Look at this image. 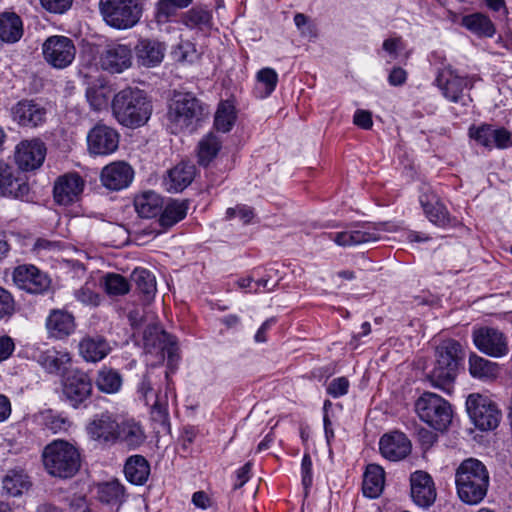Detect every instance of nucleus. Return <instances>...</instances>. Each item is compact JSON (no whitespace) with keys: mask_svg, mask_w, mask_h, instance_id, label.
Segmentation results:
<instances>
[{"mask_svg":"<svg viewBox=\"0 0 512 512\" xmlns=\"http://www.w3.org/2000/svg\"><path fill=\"white\" fill-rule=\"evenodd\" d=\"M489 484L488 469L476 458L465 459L456 468V492L459 499L465 504H479L486 497Z\"/></svg>","mask_w":512,"mask_h":512,"instance_id":"nucleus-1","label":"nucleus"},{"mask_svg":"<svg viewBox=\"0 0 512 512\" xmlns=\"http://www.w3.org/2000/svg\"><path fill=\"white\" fill-rule=\"evenodd\" d=\"M111 107L116 120L129 128L144 125L152 113V104L147 94L137 87H126L116 93Z\"/></svg>","mask_w":512,"mask_h":512,"instance_id":"nucleus-2","label":"nucleus"},{"mask_svg":"<svg viewBox=\"0 0 512 512\" xmlns=\"http://www.w3.org/2000/svg\"><path fill=\"white\" fill-rule=\"evenodd\" d=\"M435 357L436 361L428 379L434 387L450 393L458 367L464 359L462 345L454 339L444 340L437 346Z\"/></svg>","mask_w":512,"mask_h":512,"instance_id":"nucleus-3","label":"nucleus"},{"mask_svg":"<svg viewBox=\"0 0 512 512\" xmlns=\"http://www.w3.org/2000/svg\"><path fill=\"white\" fill-rule=\"evenodd\" d=\"M206 114L203 103L192 93H175L167 112L168 128L173 134L191 132Z\"/></svg>","mask_w":512,"mask_h":512,"instance_id":"nucleus-4","label":"nucleus"},{"mask_svg":"<svg viewBox=\"0 0 512 512\" xmlns=\"http://www.w3.org/2000/svg\"><path fill=\"white\" fill-rule=\"evenodd\" d=\"M46 472L54 477L70 478L80 468V453L78 449L65 440H54L47 444L41 454Z\"/></svg>","mask_w":512,"mask_h":512,"instance_id":"nucleus-5","label":"nucleus"},{"mask_svg":"<svg viewBox=\"0 0 512 512\" xmlns=\"http://www.w3.org/2000/svg\"><path fill=\"white\" fill-rule=\"evenodd\" d=\"M99 9L105 23L118 30L134 27L142 15L138 0H100Z\"/></svg>","mask_w":512,"mask_h":512,"instance_id":"nucleus-6","label":"nucleus"},{"mask_svg":"<svg viewBox=\"0 0 512 512\" xmlns=\"http://www.w3.org/2000/svg\"><path fill=\"white\" fill-rule=\"evenodd\" d=\"M419 418L435 430H445L452 420L450 404L441 396L425 392L415 403Z\"/></svg>","mask_w":512,"mask_h":512,"instance_id":"nucleus-7","label":"nucleus"},{"mask_svg":"<svg viewBox=\"0 0 512 512\" xmlns=\"http://www.w3.org/2000/svg\"><path fill=\"white\" fill-rule=\"evenodd\" d=\"M42 55L45 62L54 69L69 67L76 56L74 41L64 35H53L42 43Z\"/></svg>","mask_w":512,"mask_h":512,"instance_id":"nucleus-8","label":"nucleus"},{"mask_svg":"<svg viewBox=\"0 0 512 512\" xmlns=\"http://www.w3.org/2000/svg\"><path fill=\"white\" fill-rule=\"evenodd\" d=\"M466 409L475 426L480 430H492L499 424L501 412L497 405L486 396L469 395L466 400Z\"/></svg>","mask_w":512,"mask_h":512,"instance_id":"nucleus-9","label":"nucleus"},{"mask_svg":"<svg viewBox=\"0 0 512 512\" xmlns=\"http://www.w3.org/2000/svg\"><path fill=\"white\" fill-rule=\"evenodd\" d=\"M144 350L155 355L156 362L162 363L167 355L169 363L173 362L176 352L174 337L163 331L159 326H148L143 334Z\"/></svg>","mask_w":512,"mask_h":512,"instance_id":"nucleus-10","label":"nucleus"},{"mask_svg":"<svg viewBox=\"0 0 512 512\" xmlns=\"http://www.w3.org/2000/svg\"><path fill=\"white\" fill-rule=\"evenodd\" d=\"M156 378L152 370H147L138 384L137 392L151 407L152 418L160 423H165L168 417L167 395L161 396L159 392L155 391Z\"/></svg>","mask_w":512,"mask_h":512,"instance_id":"nucleus-11","label":"nucleus"},{"mask_svg":"<svg viewBox=\"0 0 512 512\" xmlns=\"http://www.w3.org/2000/svg\"><path fill=\"white\" fill-rule=\"evenodd\" d=\"M62 392L65 400L72 407L78 408L91 396L92 382L85 372L71 370L63 378Z\"/></svg>","mask_w":512,"mask_h":512,"instance_id":"nucleus-12","label":"nucleus"},{"mask_svg":"<svg viewBox=\"0 0 512 512\" xmlns=\"http://www.w3.org/2000/svg\"><path fill=\"white\" fill-rule=\"evenodd\" d=\"M391 232L392 230L386 223H377L373 225L361 226L356 229L332 232L328 234L330 240L341 247H351L368 242H374L380 239V232Z\"/></svg>","mask_w":512,"mask_h":512,"instance_id":"nucleus-13","label":"nucleus"},{"mask_svg":"<svg viewBox=\"0 0 512 512\" xmlns=\"http://www.w3.org/2000/svg\"><path fill=\"white\" fill-rule=\"evenodd\" d=\"M473 342L484 354L491 357H503L508 353V342L498 329L481 327L473 331Z\"/></svg>","mask_w":512,"mask_h":512,"instance_id":"nucleus-14","label":"nucleus"},{"mask_svg":"<svg viewBox=\"0 0 512 512\" xmlns=\"http://www.w3.org/2000/svg\"><path fill=\"white\" fill-rule=\"evenodd\" d=\"M16 286L32 294H41L50 287V279L46 273L34 265H19L13 271Z\"/></svg>","mask_w":512,"mask_h":512,"instance_id":"nucleus-15","label":"nucleus"},{"mask_svg":"<svg viewBox=\"0 0 512 512\" xmlns=\"http://www.w3.org/2000/svg\"><path fill=\"white\" fill-rule=\"evenodd\" d=\"M46 146L39 139L23 140L15 148V162L21 170L38 169L44 162Z\"/></svg>","mask_w":512,"mask_h":512,"instance_id":"nucleus-16","label":"nucleus"},{"mask_svg":"<svg viewBox=\"0 0 512 512\" xmlns=\"http://www.w3.org/2000/svg\"><path fill=\"white\" fill-rule=\"evenodd\" d=\"M88 150L94 155H109L119 145L118 132L104 124L95 125L87 135Z\"/></svg>","mask_w":512,"mask_h":512,"instance_id":"nucleus-17","label":"nucleus"},{"mask_svg":"<svg viewBox=\"0 0 512 512\" xmlns=\"http://www.w3.org/2000/svg\"><path fill=\"white\" fill-rule=\"evenodd\" d=\"M119 422L117 418L109 413L102 412L95 415L86 427L89 437L103 444H114L117 442Z\"/></svg>","mask_w":512,"mask_h":512,"instance_id":"nucleus-18","label":"nucleus"},{"mask_svg":"<svg viewBox=\"0 0 512 512\" xmlns=\"http://www.w3.org/2000/svg\"><path fill=\"white\" fill-rule=\"evenodd\" d=\"M100 65L110 73H122L132 65V50L126 44H108L101 53Z\"/></svg>","mask_w":512,"mask_h":512,"instance_id":"nucleus-19","label":"nucleus"},{"mask_svg":"<svg viewBox=\"0 0 512 512\" xmlns=\"http://www.w3.org/2000/svg\"><path fill=\"white\" fill-rule=\"evenodd\" d=\"M47 111L34 100L23 99L11 108V117L21 127L35 128L45 122Z\"/></svg>","mask_w":512,"mask_h":512,"instance_id":"nucleus-20","label":"nucleus"},{"mask_svg":"<svg viewBox=\"0 0 512 512\" xmlns=\"http://www.w3.org/2000/svg\"><path fill=\"white\" fill-rule=\"evenodd\" d=\"M84 185V180L77 173H66L58 177L53 188L55 201L65 206L76 202L83 192Z\"/></svg>","mask_w":512,"mask_h":512,"instance_id":"nucleus-21","label":"nucleus"},{"mask_svg":"<svg viewBox=\"0 0 512 512\" xmlns=\"http://www.w3.org/2000/svg\"><path fill=\"white\" fill-rule=\"evenodd\" d=\"M134 177V170L124 161H116L106 165L100 174V180L109 190L119 191L128 187Z\"/></svg>","mask_w":512,"mask_h":512,"instance_id":"nucleus-22","label":"nucleus"},{"mask_svg":"<svg viewBox=\"0 0 512 512\" xmlns=\"http://www.w3.org/2000/svg\"><path fill=\"white\" fill-rule=\"evenodd\" d=\"M411 497L421 508H429L436 500V488L432 477L424 471H416L410 476Z\"/></svg>","mask_w":512,"mask_h":512,"instance_id":"nucleus-23","label":"nucleus"},{"mask_svg":"<svg viewBox=\"0 0 512 512\" xmlns=\"http://www.w3.org/2000/svg\"><path fill=\"white\" fill-rule=\"evenodd\" d=\"M438 88L443 96L451 102H460L464 98V90L468 87L469 81L455 73L450 67L439 71L436 80Z\"/></svg>","mask_w":512,"mask_h":512,"instance_id":"nucleus-24","label":"nucleus"},{"mask_svg":"<svg viewBox=\"0 0 512 512\" xmlns=\"http://www.w3.org/2000/svg\"><path fill=\"white\" fill-rule=\"evenodd\" d=\"M379 449L386 459L399 461L410 453L411 443L404 433L394 431L380 438Z\"/></svg>","mask_w":512,"mask_h":512,"instance_id":"nucleus-25","label":"nucleus"},{"mask_svg":"<svg viewBox=\"0 0 512 512\" xmlns=\"http://www.w3.org/2000/svg\"><path fill=\"white\" fill-rule=\"evenodd\" d=\"M45 325L49 337L59 340L67 338L76 329L73 314L62 309L51 310Z\"/></svg>","mask_w":512,"mask_h":512,"instance_id":"nucleus-26","label":"nucleus"},{"mask_svg":"<svg viewBox=\"0 0 512 512\" xmlns=\"http://www.w3.org/2000/svg\"><path fill=\"white\" fill-rule=\"evenodd\" d=\"M137 62L145 67L158 66L164 59L165 43L151 38H141L134 48Z\"/></svg>","mask_w":512,"mask_h":512,"instance_id":"nucleus-27","label":"nucleus"},{"mask_svg":"<svg viewBox=\"0 0 512 512\" xmlns=\"http://www.w3.org/2000/svg\"><path fill=\"white\" fill-rule=\"evenodd\" d=\"M28 193V184L15 175L13 167L0 163V196L23 199Z\"/></svg>","mask_w":512,"mask_h":512,"instance_id":"nucleus-28","label":"nucleus"},{"mask_svg":"<svg viewBox=\"0 0 512 512\" xmlns=\"http://www.w3.org/2000/svg\"><path fill=\"white\" fill-rule=\"evenodd\" d=\"M420 204L429 221L439 227L450 223V215L443 203L433 192H423L420 195Z\"/></svg>","mask_w":512,"mask_h":512,"instance_id":"nucleus-29","label":"nucleus"},{"mask_svg":"<svg viewBox=\"0 0 512 512\" xmlns=\"http://www.w3.org/2000/svg\"><path fill=\"white\" fill-rule=\"evenodd\" d=\"M79 353L87 362H98L111 351L109 343L103 336L87 335L79 342Z\"/></svg>","mask_w":512,"mask_h":512,"instance_id":"nucleus-30","label":"nucleus"},{"mask_svg":"<svg viewBox=\"0 0 512 512\" xmlns=\"http://www.w3.org/2000/svg\"><path fill=\"white\" fill-rule=\"evenodd\" d=\"M37 361L48 373L61 374L67 371L68 365L71 362V356L65 350L49 348L40 352Z\"/></svg>","mask_w":512,"mask_h":512,"instance_id":"nucleus-31","label":"nucleus"},{"mask_svg":"<svg viewBox=\"0 0 512 512\" xmlns=\"http://www.w3.org/2000/svg\"><path fill=\"white\" fill-rule=\"evenodd\" d=\"M195 176V166L190 163H180L168 172L165 186L169 192H181L191 184Z\"/></svg>","mask_w":512,"mask_h":512,"instance_id":"nucleus-32","label":"nucleus"},{"mask_svg":"<svg viewBox=\"0 0 512 512\" xmlns=\"http://www.w3.org/2000/svg\"><path fill=\"white\" fill-rule=\"evenodd\" d=\"M31 487V481L27 473L20 468L10 469L2 479L3 492L12 497H18Z\"/></svg>","mask_w":512,"mask_h":512,"instance_id":"nucleus-33","label":"nucleus"},{"mask_svg":"<svg viewBox=\"0 0 512 512\" xmlns=\"http://www.w3.org/2000/svg\"><path fill=\"white\" fill-rule=\"evenodd\" d=\"M461 25L480 38H491L496 33V27L491 19L480 12L463 16Z\"/></svg>","mask_w":512,"mask_h":512,"instance_id":"nucleus-34","label":"nucleus"},{"mask_svg":"<svg viewBox=\"0 0 512 512\" xmlns=\"http://www.w3.org/2000/svg\"><path fill=\"white\" fill-rule=\"evenodd\" d=\"M23 36V22L14 12L0 14V39L6 43H16Z\"/></svg>","mask_w":512,"mask_h":512,"instance_id":"nucleus-35","label":"nucleus"},{"mask_svg":"<svg viewBox=\"0 0 512 512\" xmlns=\"http://www.w3.org/2000/svg\"><path fill=\"white\" fill-rule=\"evenodd\" d=\"M385 472L383 468L377 464H369L366 467L362 491L364 496L369 498H377L384 489Z\"/></svg>","mask_w":512,"mask_h":512,"instance_id":"nucleus-36","label":"nucleus"},{"mask_svg":"<svg viewBox=\"0 0 512 512\" xmlns=\"http://www.w3.org/2000/svg\"><path fill=\"white\" fill-rule=\"evenodd\" d=\"M124 473L130 483L143 485L150 475V464L142 455H132L125 462Z\"/></svg>","mask_w":512,"mask_h":512,"instance_id":"nucleus-37","label":"nucleus"},{"mask_svg":"<svg viewBox=\"0 0 512 512\" xmlns=\"http://www.w3.org/2000/svg\"><path fill=\"white\" fill-rule=\"evenodd\" d=\"M117 442H122L130 448H137L145 441V433L141 425L133 419L119 423Z\"/></svg>","mask_w":512,"mask_h":512,"instance_id":"nucleus-38","label":"nucleus"},{"mask_svg":"<svg viewBox=\"0 0 512 512\" xmlns=\"http://www.w3.org/2000/svg\"><path fill=\"white\" fill-rule=\"evenodd\" d=\"M134 206L142 218L157 216L163 209L162 198L153 191H146L135 197Z\"/></svg>","mask_w":512,"mask_h":512,"instance_id":"nucleus-39","label":"nucleus"},{"mask_svg":"<svg viewBox=\"0 0 512 512\" xmlns=\"http://www.w3.org/2000/svg\"><path fill=\"white\" fill-rule=\"evenodd\" d=\"M97 495L102 503L119 507L125 499V489L118 480H113L99 484Z\"/></svg>","mask_w":512,"mask_h":512,"instance_id":"nucleus-40","label":"nucleus"},{"mask_svg":"<svg viewBox=\"0 0 512 512\" xmlns=\"http://www.w3.org/2000/svg\"><path fill=\"white\" fill-rule=\"evenodd\" d=\"M222 147L221 139L209 133L205 135L198 143V163L207 166L218 155Z\"/></svg>","mask_w":512,"mask_h":512,"instance_id":"nucleus-41","label":"nucleus"},{"mask_svg":"<svg viewBox=\"0 0 512 512\" xmlns=\"http://www.w3.org/2000/svg\"><path fill=\"white\" fill-rule=\"evenodd\" d=\"M95 383L101 392L114 394L121 389L122 377L117 370L103 367L98 371Z\"/></svg>","mask_w":512,"mask_h":512,"instance_id":"nucleus-42","label":"nucleus"},{"mask_svg":"<svg viewBox=\"0 0 512 512\" xmlns=\"http://www.w3.org/2000/svg\"><path fill=\"white\" fill-rule=\"evenodd\" d=\"M256 82L255 92L257 96L266 98L276 89L278 74L273 68H262L256 73Z\"/></svg>","mask_w":512,"mask_h":512,"instance_id":"nucleus-43","label":"nucleus"},{"mask_svg":"<svg viewBox=\"0 0 512 512\" xmlns=\"http://www.w3.org/2000/svg\"><path fill=\"white\" fill-rule=\"evenodd\" d=\"M188 205L185 202L171 201L164 207L159 223L164 228H170L186 217Z\"/></svg>","mask_w":512,"mask_h":512,"instance_id":"nucleus-44","label":"nucleus"},{"mask_svg":"<svg viewBox=\"0 0 512 512\" xmlns=\"http://www.w3.org/2000/svg\"><path fill=\"white\" fill-rule=\"evenodd\" d=\"M131 278L139 293L144 295L146 301H150L157 290L154 275L146 269H135Z\"/></svg>","mask_w":512,"mask_h":512,"instance_id":"nucleus-45","label":"nucleus"},{"mask_svg":"<svg viewBox=\"0 0 512 512\" xmlns=\"http://www.w3.org/2000/svg\"><path fill=\"white\" fill-rule=\"evenodd\" d=\"M469 371L471 375L479 379H492L498 374V365L478 355L469 358Z\"/></svg>","mask_w":512,"mask_h":512,"instance_id":"nucleus-46","label":"nucleus"},{"mask_svg":"<svg viewBox=\"0 0 512 512\" xmlns=\"http://www.w3.org/2000/svg\"><path fill=\"white\" fill-rule=\"evenodd\" d=\"M236 121L234 105L229 101H223L218 105L214 118V126L223 133L229 132Z\"/></svg>","mask_w":512,"mask_h":512,"instance_id":"nucleus-47","label":"nucleus"},{"mask_svg":"<svg viewBox=\"0 0 512 512\" xmlns=\"http://www.w3.org/2000/svg\"><path fill=\"white\" fill-rule=\"evenodd\" d=\"M112 89L105 84L91 85L86 90V97L94 110H102L108 106Z\"/></svg>","mask_w":512,"mask_h":512,"instance_id":"nucleus-48","label":"nucleus"},{"mask_svg":"<svg viewBox=\"0 0 512 512\" xmlns=\"http://www.w3.org/2000/svg\"><path fill=\"white\" fill-rule=\"evenodd\" d=\"M104 288L111 296H120L129 292L130 285L120 274L109 273L104 278Z\"/></svg>","mask_w":512,"mask_h":512,"instance_id":"nucleus-49","label":"nucleus"},{"mask_svg":"<svg viewBox=\"0 0 512 512\" xmlns=\"http://www.w3.org/2000/svg\"><path fill=\"white\" fill-rule=\"evenodd\" d=\"M210 19L211 15L209 11L202 8H193L184 14L183 23L189 28H195L207 25Z\"/></svg>","mask_w":512,"mask_h":512,"instance_id":"nucleus-50","label":"nucleus"},{"mask_svg":"<svg viewBox=\"0 0 512 512\" xmlns=\"http://www.w3.org/2000/svg\"><path fill=\"white\" fill-rule=\"evenodd\" d=\"M94 286V283L86 282L74 292L75 298L84 305L98 306L100 304V296L94 291Z\"/></svg>","mask_w":512,"mask_h":512,"instance_id":"nucleus-51","label":"nucleus"},{"mask_svg":"<svg viewBox=\"0 0 512 512\" xmlns=\"http://www.w3.org/2000/svg\"><path fill=\"white\" fill-rule=\"evenodd\" d=\"M43 425L53 433L65 431L69 425L68 420L52 411H45L42 413Z\"/></svg>","mask_w":512,"mask_h":512,"instance_id":"nucleus-52","label":"nucleus"},{"mask_svg":"<svg viewBox=\"0 0 512 512\" xmlns=\"http://www.w3.org/2000/svg\"><path fill=\"white\" fill-rule=\"evenodd\" d=\"M254 216L255 214L253 208L247 205L239 204L235 207L228 208L226 210L225 218L226 220H231L235 217H238L244 225H248L252 222Z\"/></svg>","mask_w":512,"mask_h":512,"instance_id":"nucleus-53","label":"nucleus"},{"mask_svg":"<svg viewBox=\"0 0 512 512\" xmlns=\"http://www.w3.org/2000/svg\"><path fill=\"white\" fill-rule=\"evenodd\" d=\"M493 126L481 125L477 128L470 129V137L473 138L478 144L491 149V136Z\"/></svg>","mask_w":512,"mask_h":512,"instance_id":"nucleus-54","label":"nucleus"},{"mask_svg":"<svg viewBox=\"0 0 512 512\" xmlns=\"http://www.w3.org/2000/svg\"><path fill=\"white\" fill-rule=\"evenodd\" d=\"M512 146L511 133L505 128H494L491 136V149H504Z\"/></svg>","mask_w":512,"mask_h":512,"instance_id":"nucleus-55","label":"nucleus"},{"mask_svg":"<svg viewBox=\"0 0 512 512\" xmlns=\"http://www.w3.org/2000/svg\"><path fill=\"white\" fill-rule=\"evenodd\" d=\"M349 381L346 377L334 378L327 387V393L333 398H339L348 393Z\"/></svg>","mask_w":512,"mask_h":512,"instance_id":"nucleus-56","label":"nucleus"},{"mask_svg":"<svg viewBox=\"0 0 512 512\" xmlns=\"http://www.w3.org/2000/svg\"><path fill=\"white\" fill-rule=\"evenodd\" d=\"M14 312V300L11 294L0 287V319L9 317Z\"/></svg>","mask_w":512,"mask_h":512,"instance_id":"nucleus-57","label":"nucleus"},{"mask_svg":"<svg viewBox=\"0 0 512 512\" xmlns=\"http://www.w3.org/2000/svg\"><path fill=\"white\" fill-rule=\"evenodd\" d=\"M43 8L52 13H64L71 5L72 0H40Z\"/></svg>","mask_w":512,"mask_h":512,"instance_id":"nucleus-58","label":"nucleus"},{"mask_svg":"<svg viewBox=\"0 0 512 512\" xmlns=\"http://www.w3.org/2000/svg\"><path fill=\"white\" fill-rule=\"evenodd\" d=\"M63 247V244L59 241H51L45 238H38L34 245L33 251L41 253L43 251H58Z\"/></svg>","mask_w":512,"mask_h":512,"instance_id":"nucleus-59","label":"nucleus"},{"mask_svg":"<svg viewBox=\"0 0 512 512\" xmlns=\"http://www.w3.org/2000/svg\"><path fill=\"white\" fill-rule=\"evenodd\" d=\"M302 483L305 488L312 484V460L309 454H305L301 462Z\"/></svg>","mask_w":512,"mask_h":512,"instance_id":"nucleus-60","label":"nucleus"},{"mask_svg":"<svg viewBox=\"0 0 512 512\" xmlns=\"http://www.w3.org/2000/svg\"><path fill=\"white\" fill-rule=\"evenodd\" d=\"M353 123L365 130H369L373 126L372 115L366 110H357L353 117Z\"/></svg>","mask_w":512,"mask_h":512,"instance_id":"nucleus-61","label":"nucleus"},{"mask_svg":"<svg viewBox=\"0 0 512 512\" xmlns=\"http://www.w3.org/2000/svg\"><path fill=\"white\" fill-rule=\"evenodd\" d=\"M383 50L386 51L393 59L397 58L398 51L403 49L401 37L388 38L383 42Z\"/></svg>","mask_w":512,"mask_h":512,"instance_id":"nucleus-62","label":"nucleus"},{"mask_svg":"<svg viewBox=\"0 0 512 512\" xmlns=\"http://www.w3.org/2000/svg\"><path fill=\"white\" fill-rule=\"evenodd\" d=\"M251 469L252 463L247 462L244 466L237 470L236 481L233 487L234 489H239L247 483V481L250 479Z\"/></svg>","mask_w":512,"mask_h":512,"instance_id":"nucleus-63","label":"nucleus"},{"mask_svg":"<svg viewBox=\"0 0 512 512\" xmlns=\"http://www.w3.org/2000/svg\"><path fill=\"white\" fill-rule=\"evenodd\" d=\"M407 80V72L401 67H394L388 76L391 86H402Z\"/></svg>","mask_w":512,"mask_h":512,"instance_id":"nucleus-64","label":"nucleus"}]
</instances>
